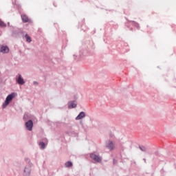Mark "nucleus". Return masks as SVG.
<instances>
[{
	"instance_id": "obj_1",
	"label": "nucleus",
	"mask_w": 176,
	"mask_h": 176,
	"mask_svg": "<svg viewBox=\"0 0 176 176\" xmlns=\"http://www.w3.org/2000/svg\"><path fill=\"white\" fill-rule=\"evenodd\" d=\"M90 50H89V47L87 46H83L82 48L79 52V55L77 56L76 54H74V60H77V61H80L85 56H87V54H89Z\"/></svg>"
},
{
	"instance_id": "obj_2",
	"label": "nucleus",
	"mask_w": 176,
	"mask_h": 176,
	"mask_svg": "<svg viewBox=\"0 0 176 176\" xmlns=\"http://www.w3.org/2000/svg\"><path fill=\"white\" fill-rule=\"evenodd\" d=\"M16 96H17V93L16 92H12L8 94L4 102L2 104V109H5V108H6V107H8V105H9L10 102H12V101L13 100V98H14V97H16Z\"/></svg>"
},
{
	"instance_id": "obj_3",
	"label": "nucleus",
	"mask_w": 176,
	"mask_h": 176,
	"mask_svg": "<svg viewBox=\"0 0 176 176\" xmlns=\"http://www.w3.org/2000/svg\"><path fill=\"white\" fill-rule=\"evenodd\" d=\"M11 36L16 39H21L24 38V32L21 29H16L12 31Z\"/></svg>"
},
{
	"instance_id": "obj_4",
	"label": "nucleus",
	"mask_w": 176,
	"mask_h": 176,
	"mask_svg": "<svg viewBox=\"0 0 176 176\" xmlns=\"http://www.w3.org/2000/svg\"><path fill=\"white\" fill-rule=\"evenodd\" d=\"M25 126L28 131H32L34 129V121L32 120H29L25 123Z\"/></svg>"
},
{
	"instance_id": "obj_5",
	"label": "nucleus",
	"mask_w": 176,
	"mask_h": 176,
	"mask_svg": "<svg viewBox=\"0 0 176 176\" xmlns=\"http://www.w3.org/2000/svg\"><path fill=\"white\" fill-rule=\"evenodd\" d=\"M89 157L92 160H94L96 163H101V157L100 155H96L94 153H89Z\"/></svg>"
},
{
	"instance_id": "obj_6",
	"label": "nucleus",
	"mask_w": 176,
	"mask_h": 176,
	"mask_svg": "<svg viewBox=\"0 0 176 176\" xmlns=\"http://www.w3.org/2000/svg\"><path fill=\"white\" fill-rule=\"evenodd\" d=\"M9 47L8 45H0V53H3V54H6L10 52Z\"/></svg>"
},
{
	"instance_id": "obj_7",
	"label": "nucleus",
	"mask_w": 176,
	"mask_h": 176,
	"mask_svg": "<svg viewBox=\"0 0 176 176\" xmlns=\"http://www.w3.org/2000/svg\"><path fill=\"white\" fill-rule=\"evenodd\" d=\"M78 107V103L76 100H71L69 101L67 103V108L68 109H74V108H76Z\"/></svg>"
},
{
	"instance_id": "obj_8",
	"label": "nucleus",
	"mask_w": 176,
	"mask_h": 176,
	"mask_svg": "<svg viewBox=\"0 0 176 176\" xmlns=\"http://www.w3.org/2000/svg\"><path fill=\"white\" fill-rule=\"evenodd\" d=\"M16 82L18 85H21V86L25 84L24 78H23V76L20 74H18V78H16Z\"/></svg>"
},
{
	"instance_id": "obj_9",
	"label": "nucleus",
	"mask_w": 176,
	"mask_h": 176,
	"mask_svg": "<svg viewBox=\"0 0 176 176\" xmlns=\"http://www.w3.org/2000/svg\"><path fill=\"white\" fill-rule=\"evenodd\" d=\"M31 170H32L31 166H25L24 170H23V176H30V175H31Z\"/></svg>"
},
{
	"instance_id": "obj_10",
	"label": "nucleus",
	"mask_w": 176,
	"mask_h": 176,
	"mask_svg": "<svg viewBox=\"0 0 176 176\" xmlns=\"http://www.w3.org/2000/svg\"><path fill=\"white\" fill-rule=\"evenodd\" d=\"M21 17L23 23H32V20L28 19V16L25 14H22Z\"/></svg>"
},
{
	"instance_id": "obj_11",
	"label": "nucleus",
	"mask_w": 176,
	"mask_h": 176,
	"mask_svg": "<svg viewBox=\"0 0 176 176\" xmlns=\"http://www.w3.org/2000/svg\"><path fill=\"white\" fill-rule=\"evenodd\" d=\"M83 118H86V113H85V111H81L76 117V120H82V119H83Z\"/></svg>"
},
{
	"instance_id": "obj_12",
	"label": "nucleus",
	"mask_w": 176,
	"mask_h": 176,
	"mask_svg": "<svg viewBox=\"0 0 176 176\" xmlns=\"http://www.w3.org/2000/svg\"><path fill=\"white\" fill-rule=\"evenodd\" d=\"M80 31H83V32H86L87 31V27H86V25L85 24V19L82 20V24L81 25L79 23L78 25Z\"/></svg>"
},
{
	"instance_id": "obj_13",
	"label": "nucleus",
	"mask_w": 176,
	"mask_h": 176,
	"mask_svg": "<svg viewBox=\"0 0 176 176\" xmlns=\"http://www.w3.org/2000/svg\"><path fill=\"white\" fill-rule=\"evenodd\" d=\"M106 148L109 151H113V142L111 140H109L108 144L106 143Z\"/></svg>"
},
{
	"instance_id": "obj_14",
	"label": "nucleus",
	"mask_w": 176,
	"mask_h": 176,
	"mask_svg": "<svg viewBox=\"0 0 176 176\" xmlns=\"http://www.w3.org/2000/svg\"><path fill=\"white\" fill-rule=\"evenodd\" d=\"M129 23H131L133 27H135L137 30H140L141 27H140V23L138 22H136L135 21H128Z\"/></svg>"
},
{
	"instance_id": "obj_15",
	"label": "nucleus",
	"mask_w": 176,
	"mask_h": 176,
	"mask_svg": "<svg viewBox=\"0 0 176 176\" xmlns=\"http://www.w3.org/2000/svg\"><path fill=\"white\" fill-rule=\"evenodd\" d=\"M74 166V164L71 161H67L65 163V167L69 168Z\"/></svg>"
},
{
	"instance_id": "obj_16",
	"label": "nucleus",
	"mask_w": 176,
	"mask_h": 176,
	"mask_svg": "<svg viewBox=\"0 0 176 176\" xmlns=\"http://www.w3.org/2000/svg\"><path fill=\"white\" fill-rule=\"evenodd\" d=\"M24 36L25 38L26 42L28 43H31V42H32V39H31V36H30L28 34H25Z\"/></svg>"
},
{
	"instance_id": "obj_17",
	"label": "nucleus",
	"mask_w": 176,
	"mask_h": 176,
	"mask_svg": "<svg viewBox=\"0 0 176 176\" xmlns=\"http://www.w3.org/2000/svg\"><path fill=\"white\" fill-rule=\"evenodd\" d=\"M38 145L40 146V149H45L46 148V144L43 141L40 142Z\"/></svg>"
},
{
	"instance_id": "obj_18",
	"label": "nucleus",
	"mask_w": 176,
	"mask_h": 176,
	"mask_svg": "<svg viewBox=\"0 0 176 176\" xmlns=\"http://www.w3.org/2000/svg\"><path fill=\"white\" fill-rule=\"evenodd\" d=\"M6 27H7L6 23H5V22H3V21L0 19V28H6Z\"/></svg>"
},
{
	"instance_id": "obj_19",
	"label": "nucleus",
	"mask_w": 176,
	"mask_h": 176,
	"mask_svg": "<svg viewBox=\"0 0 176 176\" xmlns=\"http://www.w3.org/2000/svg\"><path fill=\"white\" fill-rule=\"evenodd\" d=\"M139 148L140 151H142V152H146V148H145L144 146H139Z\"/></svg>"
},
{
	"instance_id": "obj_20",
	"label": "nucleus",
	"mask_w": 176,
	"mask_h": 176,
	"mask_svg": "<svg viewBox=\"0 0 176 176\" xmlns=\"http://www.w3.org/2000/svg\"><path fill=\"white\" fill-rule=\"evenodd\" d=\"M8 27H11L12 30H14V26L10 25V22L7 23Z\"/></svg>"
},
{
	"instance_id": "obj_21",
	"label": "nucleus",
	"mask_w": 176,
	"mask_h": 176,
	"mask_svg": "<svg viewBox=\"0 0 176 176\" xmlns=\"http://www.w3.org/2000/svg\"><path fill=\"white\" fill-rule=\"evenodd\" d=\"M126 20L128 21V23H126V26L127 27V28H130V25H129V23H131V22H129V21H130V20L127 19L126 18Z\"/></svg>"
},
{
	"instance_id": "obj_22",
	"label": "nucleus",
	"mask_w": 176,
	"mask_h": 176,
	"mask_svg": "<svg viewBox=\"0 0 176 176\" xmlns=\"http://www.w3.org/2000/svg\"><path fill=\"white\" fill-rule=\"evenodd\" d=\"M49 63H52V64H54V62L53 61V58H49L48 59Z\"/></svg>"
},
{
	"instance_id": "obj_23",
	"label": "nucleus",
	"mask_w": 176,
	"mask_h": 176,
	"mask_svg": "<svg viewBox=\"0 0 176 176\" xmlns=\"http://www.w3.org/2000/svg\"><path fill=\"white\" fill-rule=\"evenodd\" d=\"M116 163H118V161L115 159L113 160V164H116Z\"/></svg>"
},
{
	"instance_id": "obj_24",
	"label": "nucleus",
	"mask_w": 176,
	"mask_h": 176,
	"mask_svg": "<svg viewBox=\"0 0 176 176\" xmlns=\"http://www.w3.org/2000/svg\"><path fill=\"white\" fill-rule=\"evenodd\" d=\"M33 85H39V82L38 81H33Z\"/></svg>"
},
{
	"instance_id": "obj_25",
	"label": "nucleus",
	"mask_w": 176,
	"mask_h": 176,
	"mask_svg": "<svg viewBox=\"0 0 176 176\" xmlns=\"http://www.w3.org/2000/svg\"><path fill=\"white\" fill-rule=\"evenodd\" d=\"M25 162H31V160H30V158L26 157L25 158Z\"/></svg>"
},
{
	"instance_id": "obj_26",
	"label": "nucleus",
	"mask_w": 176,
	"mask_h": 176,
	"mask_svg": "<svg viewBox=\"0 0 176 176\" xmlns=\"http://www.w3.org/2000/svg\"><path fill=\"white\" fill-rule=\"evenodd\" d=\"M155 156H159V151H155Z\"/></svg>"
},
{
	"instance_id": "obj_27",
	"label": "nucleus",
	"mask_w": 176,
	"mask_h": 176,
	"mask_svg": "<svg viewBox=\"0 0 176 176\" xmlns=\"http://www.w3.org/2000/svg\"><path fill=\"white\" fill-rule=\"evenodd\" d=\"M129 31H134V29L133 28H129Z\"/></svg>"
},
{
	"instance_id": "obj_28",
	"label": "nucleus",
	"mask_w": 176,
	"mask_h": 176,
	"mask_svg": "<svg viewBox=\"0 0 176 176\" xmlns=\"http://www.w3.org/2000/svg\"><path fill=\"white\" fill-rule=\"evenodd\" d=\"M54 27L57 28V26L58 25L57 23H54Z\"/></svg>"
},
{
	"instance_id": "obj_29",
	"label": "nucleus",
	"mask_w": 176,
	"mask_h": 176,
	"mask_svg": "<svg viewBox=\"0 0 176 176\" xmlns=\"http://www.w3.org/2000/svg\"><path fill=\"white\" fill-rule=\"evenodd\" d=\"M12 3L14 5V3H16V0H12Z\"/></svg>"
},
{
	"instance_id": "obj_30",
	"label": "nucleus",
	"mask_w": 176,
	"mask_h": 176,
	"mask_svg": "<svg viewBox=\"0 0 176 176\" xmlns=\"http://www.w3.org/2000/svg\"><path fill=\"white\" fill-rule=\"evenodd\" d=\"M143 160H144V163H146V159L144 158Z\"/></svg>"
},
{
	"instance_id": "obj_31",
	"label": "nucleus",
	"mask_w": 176,
	"mask_h": 176,
	"mask_svg": "<svg viewBox=\"0 0 176 176\" xmlns=\"http://www.w3.org/2000/svg\"><path fill=\"white\" fill-rule=\"evenodd\" d=\"M54 6H55V8L57 6H56L54 3Z\"/></svg>"
},
{
	"instance_id": "obj_32",
	"label": "nucleus",
	"mask_w": 176,
	"mask_h": 176,
	"mask_svg": "<svg viewBox=\"0 0 176 176\" xmlns=\"http://www.w3.org/2000/svg\"><path fill=\"white\" fill-rule=\"evenodd\" d=\"M18 8H21V6H19Z\"/></svg>"
},
{
	"instance_id": "obj_33",
	"label": "nucleus",
	"mask_w": 176,
	"mask_h": 176,
	"mask_svg": "<svg viewBox=\"0 0 176 176\" xmlns=\"http://www.w3.org/2000/svg\"><path fill=\"white\" fill-rule=\"evenodd\" d=\"M94 33H96V30H94Z\"/></svg>"
}]
</instances>
